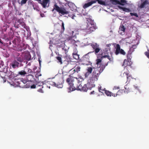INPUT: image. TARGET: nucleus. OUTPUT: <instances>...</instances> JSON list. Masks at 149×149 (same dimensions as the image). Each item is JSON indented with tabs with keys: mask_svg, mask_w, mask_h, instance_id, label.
<instances>
[{
	"mask_svg": "<svg viewBox=\"0 0 149 149\" xmlns=\"http://www.w3.org/2000/svg\"><path fill=\"white\" fill-rule=\"evenodd\" d=\"M127 57L128 59H131L132 58V57L131 56V54L129 52H128V53L127 55Z\"/></svg>",
	"mask_w": 149,
	"mask_h": 149,
	"instance_id": "nucleus-45",
	"label": "nucleus"
},
{
	"mask_svg": "<svg viewBox=\"0 0 149 149\" xmlns=\"http://www.w3.org/2000/svg\"><path fill=\"white\" fill-rule=\"evenodd\" d=\"M49 2V0H42V1L40 3L42 6L43 8H46V7H48L49 6V4L48 6H47V4Z\"/></svg>",
	"mask_w": 149,
	"mask_h": 149,
	"instance_id": "nucleus-22",
	"label": "nucleus"
},
{
	"mask_svg": "<svg viewBox=\"0 0 149 149\" xmlns=\"http://www.w3.org/2000/svg\"><path fill=\"white\" fill-rule=\"evenodd\" d=\"M24 71L25 72V74H26L27 73H28V72L27 67H25V68L24 69Z\"/></svg>",
	"mask_w": 149,
	"mask_h": 149,
	"instance_id": "nucleus-50",
	"label": "nucleus"
},
{
	"mask_svg": "<svg viewBox=\"0 0 149 149\" xmlns=\"http://www.w3.org/2000/svg\"><path fill=\"white\" fill-rule=\"evenodd\" d=\"M111 46V44H107V45H106L107 47H109Z\"/></svg>",
	"mask_w": 149,
	"mask_h": 149,
	"instance_id": "nucleus-57",
	"label": "nucleus"
},
{
	"mask_svg": "<svg viewBox=\"0 0 149 149\" xmlns=\"http://www.w3.org/2000/svg\"><path fill=\"white\" fill-rule=\"evenodd\" d=\"M147 1H149V0H147Z\"/></svg>",
	"mask_w": 149,
	"mask_h": 149,
	"instance_id": "nucleus-62",
	"label": "nucleus"
},
{
	"mask_svg": "<svg viewBox=\"0 0 149 149\" xmlns=\"http://www.w3.org/2000/svg\"><path fill=\"white\" fill-rule=\"evenodd\" d=\"M17 22L18 23V25H20L24 28H26V24L23 21V19H18L17 21Z\"/></svg>",
	"mask_w": 149,
	"mask_h": 149,
	"instance_id": "nucleus-20",
	"label": "nucleus"
},
{
	"mask_svg": "<svg viewBox=\"0 0 149 149\" xmlns=\"http://www.w3.org/2000/svg\"><path fill=\"white\" fill-rule=\"evenodd\" d=\"M64 82L63 77L61 76L57 79L56 82L53 83V84L58 88H62L63 87Z\"/></svg>",
	"mask_w": 149,
	"mask_h": 149,
	"instance_id": "nucleus-6",
	"label": "nucleus"
},
{
	"mask_svg": "<svg viewBox=\"0 0 149 149\" xmlns=\"http://www.w3.org/2000/svg\"><path fill=\"white\" fill-rule=\"evenodd\" d=\"M108 63L109 62L108 61L105 65H103L101 64L99 67L97 68L96 69H95L92 73V76L90 77L91 81L93 83L97 80L100 74L103 72L105 66L107 65Z\"/></svg>",
	"mask_w": 149,
	"mask_h": 149,
	"instance_id": "nucleus-2",
	"label": "nucleus"
},
{
	"mask_svg": "<svg viewBox=\"0 0 149 149\" xmlns=\"http://www.w3.org/2000/svg\"><path fill=\"white\" fill-rule=\"evenodd\" d=\"M33 73L36 78H38L39 76H41V74L40 73L39 70H37L36 72H33Z\"/></svg>",
	"mask_w": 149,
	"mask_h": 149,
	"instance_id": "nucleus-29",
	"label": "nucleus"
},
{
	"mask_svg": "<svg viewBox=\"0 0 149 149\" xmlns=\"http://www.w3.org/2000/svg\"><path fill=\"white\" fill-rule=\"evenodd\" d=\"M105 93L106 95L107 96H112L113 95H114V93L107 90L105 91Z\"/></svg>",
	"mask_w": 149,
	"mask_h": 149,
	"instance_id": "nucleus-32",
	"label": "nucleus"
},
{
	"mask_svg": "<svg viewBox=\"0 0 149 149\" xmlns=\"http://www.w3.org/2000/svg\"><path fill=\"white\" fill-rule=\"evenodd\" d=\"M6 81V80H4V82H5Z\"/></svg>",
	"mask_w": 149,
	"mask_h": 149,
	"instance_id": "nucleus-60",
	"label": "nucleus"
},
{
	"mask_svg": "<svg viewBox=\"0 0 149 149\" xmlns=\"http://www.w3.org/2000/svg\"><path fill=\"white\" fill-rule=\"evenodd\" d=\"M16 84H15V86L16 85L20 87L21 88H28L30 87V86H26L27 84L26 85H25L24 83L21 81V80H20L19 79H18L16 80H15V82Z\"/></svg>",
	"mask_w": 149,
	"mask_h": 149,
	"instance_id": "nucleus-13",
	"label": "nucleus"
},
{
	"mask_svg": "<svg viewBox=\"0 0 149 149\" xmlns=\"http://www.w3.org/2000/svg\"><path fill=\"white\" fill-rule=\"evenodd\" d=\"M25 74V72L24 70H22L19 72L17 74L18 75H24Z\"/></svg>",
	"mask_w": 149,
	"mask_h": 149,
	"instance_id": "nucleus-39",
	"label": "nucleus"
},
{
	"mask_svg": "<svg viewBox=\"0 0 149 149\" xmlns=\"http://www.w3.org/2000/svg\"><path fill=\"white\" fill-rule=\"evenodd\" d=\"M27 70L28 71V73H33V72H32V70H31L30 69L28 68H27Z\"/></svg>",
	"mask_w": 149,
	"mask_h": 149,
	"instance_id": "nucleus-47",
	"label": "nucleus"
},
{
	"mask_svg": "<svg viewBox=\"0 0 149 149\" xmlns=\"http://www.w3.org/2000/svg\"><path fill=\"white\" fill-rule=\"evenodd\" d=\"M118 8L120 9H121L123 10L125 12H131V10L129 8H125V7H121L120 6H118Z\"/></svg>",
	"mask_w": 149,
	"mask_h": 149,
	"instance_id": "nucleus-24",
	"label": "nucleus"
},
{
	"mask_svg": "<svg viewBox=\"0 0 149 149\" xmlns=\"http://www.w3.org/2000/svg\"><path fill=\"white\" fill-rule=\"evenodd\" d=\"M14 2H16L17 0H13Z\"/></svg>",
	"mask_w": 149,
	"mask_h": 149,
	"instance_id": "nucleus-59",
	"label": "nucleus"
},
{
	"mask_svg": "<svg viewBox=\"0 0 149 149\" xmlns=\"http://www.w3.org/2000/svg\"><path fill=\"white\" fill-rule=\"evenodd\" d=\"M93 1H95V3H96L97 2L98 3L102 5H105V2L103 1L102 0H93Z\"/></svg>",
	"mask_w": 149,
	"mask_h": 149,
	"instance_id": "nucleus-37",
	"label": "nucleus"
},
{
	"mask_svg": "<svg viewBox=\"0 0 149 149\" xmlns=\"http://www.w3.org/2000/svg\"><path fill=\"white\" fill-rule=\"evenodd\" d=\"M66 81L68 84L69 87L68 88L69 90V92L76 90V88L77 87V79H75V77H73L70 75Z\"/></svg>",
	"mask_w": 149,
	"mask_h": 149,
	"instance_id": "nucleus-4",
	"label": "nucleus"
},
{
	"mask_svg": "<svg viewBox=\"0 0 149 149\" xmlns=\"http://www.w3.org/2000/svg\"><path fill=\"white\" fill-rule=\"evenodd\" d=\"M141 1L142 3L139 6V8H141L146 7V5L149 3V2L147 0H141Z\"/></svg>",
	"mask_w": 149,
	"mask_h": 149,
	"instance_id": "nucleus-19",
	"label": "nucleus"
},
{
	"mask_svg": "<svg viewBox=\"0 0 149 149\" xmlns=\"http://www.w3.org/2000/svg\"><path fill=\"white\" fill-rule=\"evenodd\" d=\"M24 58L27 61H29L31 59V56L29 52H27L25 54Z\"/></svg>",
	"mask_w": 149,
	"mask_h": 149,
	"instance_id": "nucleus-28",
	"label": "nucleus"
},
{
	"mask_svg": "<svg viewBox=\"0 0 149 149\" xmlns=\"http://www.w3.org/2000/svg\"><path fill=\"white\" fill-rule=\"evenodd\" d=\"M54 10L58 12L60 15L68 14V16L73 19H74V17H76L73 13H70V12L64 8L59 7L56 3L53 6L52 11L54 12Z\"/></svg>",
	"mask_w": 149,
	"mask_h": 149,
	"instance_id": "nucleus-3",
	"label": "nucleus"
},
{
	"mask_svg": "<svg viewBox=\"0 0 149 149\" xmlns=\"http://www.w3.org/2000/svg\"><path fill=\"white\" fill-rule=\"evenodd\" d=\"M73 57L74 58L78 60L79 58V55L77 54V52L75 51V52L72 54Z\"/></svg>",
	"mask_w": 149,
	"mask_h": 149,
	"instance_id": "nucleus-27",
	"label": "nucleus"
},
{
	"mask_svg": "<svg viewBox=\"0 0 149 149\" xmlns=\"http://www.w3.org/2000/svg\"><path fill=\"white\" fill-rule=\"evenodd\" d=\"M64 60H63V62H65L67 61V63H69V62L71 61V60L69 57L68 56H65L64 58Z\"/></svg>",
	"mask_w": 149,
	"mask_h": 149,
	"instance_id": "nucleus-35",
	"label": "nucleus"
},
{
	"mask_svg": "<svg viewBox=\"0 0 149 149\" xmlns=\"http://www.w3.org/2000/svg\"><path fill=\"white\" fill-rule=\"evenodd\" d=\"M123 74H125L127 76V81L128 82H130L131 79L132 78V76L130 75L129 73H127L124 72Z\"/></svg>",
	"mask_w": 149,
	"mask_h": 149,
	"instance_id": "nucleus-25",
	"label": "nucleus"
},
{
	"mask_svg": "<svg viewBox=\"0 0 149 149\" xmlns=\"http://www.w3.org/2000/svg\"><path fill=\"white\" fill-rule=\"evenodd\" d=\"M19 63L15 60L10 64V67H12L14 69L18 68L19 67Z\"/></svg>",
	"mask_w": 149,
	"mask_h": 149,
	"instance_id": "nucleus-17",
	"label": "nucleus"
},
{
	"mask_svg": "<svg viewBox=\"0 0 149 149\" xmlns=\"http://www.w3.org/2000/svg\"><path fill=\"white\" fill-rule=\"evenodd\" d=\"M97 28L95 24L90 19L87 20L86 24L82 25L81 26V29L86 33L85 35L91 33Z\"/></svg>",
	"mask_w": 149,
	"mask_h": 149,
	"instance_id": "nucleus-1",
	"label": "nucleus"
},
{
	"mask_svg": "<svg viewBox=\"0 0 149 149\" xmlns=\"http://www.w3.org/2000/svg\"><path fill=\"white\" fill-rule=\"evenodd\" d=\"M81 68L80 66H78L76 67L72 68L70 69L69 71V73L70 75H72L76 72L78 73L80 71Z\"/></svg>",
	"mask_w": 149,
	"mask_h": 149,
	"instance_id": "nucleus-14",
	"label": "nucleus"
},
{
	"mask_svg": "<svg viewBox=\"0 0 149 149\" xmlns=\"http://www.w3.org/2000/svg\"><path fill=\"white\" fill-rule=\"evenodd\" d=\"M40 15L41 17H45V15L44 13H40Z\"/></svg>",
	"mask_w": 149,
	"mask_h": 149,
	"instance_id": "nucleus-55",
	"label": "nucleus"
},
{
	"mask_svg": "<svg viewBox=\"0 0 149 149\" xmlns=\"http://www.w3.org/2000/svg\"><path fill=\"white\" fill-rule=\"evenodd\" d=\"M127 4V3L126 0H120L119 1V5L123 6Z\"/></svg>",
	"mask_w": 149,
	"mask_h": 149,
	"instance_id": "nucleus-31",
	"label": "nucleus"
},
{
	"mask_svg": "<svg viewBox=\"0 0 149 149\" xmlns=\"http://www.w3.org/2000/svg\"><path fill=\"white\" fill-rule=\"evenodd\" d=\"M16 61L20 63H22L23 61L22 59L20 57H18L16 58Z\"/></svg>",
	"mask_w": 149,
	"mask_h": 149,
	"instance_id": "nucleus-40",
	"label": "nucleus"
},
{
	"mask_svg": "<svg viewBox=\"0 0 149 149\" xmlns=\"http://www.w3.org/2000/svg\"><path fill=\"white\" fill-rule=\"evenodd\" d=\"M33 8L34 9V10H36L37 11H39V8H35L33 5Z\"/></svg>",
	"mask_w": 149,
	"mask_h": 149,
	"instance_id": "nucleus-54",
	"label": "nucleus"
},
{
	"mask_svg": "<svg viewBox=\"0 0 149 149\" xmlns=\"http://www.w3.org/2000/svg\"><path fill=\"white\" fill-rule=\"evenodd\" d=\"M110 1L114 5L119 4V1L118 0H110Z\"/></svg>",
	"mask_w": 149,
	"mask_h": 149,
	"instance_id": "nucleus-34",
	"label": "nucleus"
},
{
	"mask_svg": "<svg viewBox=\"0 0 149 149\" xmlns=\"http://www.w3.org/2000/svg\"><path fill=\"white\" fill-rule=\"evenodd\" d=\"M56 58L58 61V62L60 63V64H62L63 63L62 61H63V57L62 58L59 56H57L56 57Z\"/></svg>",
	"mask_w": 149,
	"mask_h": 149,
	"instance_id": "nucleus-33",
	"label": "nucleus"
},
{
	"mask_svg": "<svg viewBox=\"0 0 149 149\" xmlns=\"http://www.w3.org/2000/svg\"><path fill=\"white\" fill-rule=\"evenodd\" d=\"M94 91H92L90 93V94L91 95L93 94H94Z\"/></svg>",
	"mask_w": 149,
	"mask_h": 149,
	"instance_id": "nucleus-56",
	"label": "nucleus"
},
{
	"mask_svg": "<svg viewBox=\"0 0 149 149\" xmlns=\"http://www.w3.org/2000/svg\"><path fill=\"white\" fill-rule=\"evenodd\" d=\"M123 92H124L123 90H119L116 93H114V95H113L112 96L116 97L117 95H120Z\"/></svg>",
	"mask_w": 149,
	"mask_h": 149,
	"instance_id": "nucleus-26",
	"label": "nucleus"
},
{
	"mask_svg": "<svg viewBox=\"0 0 149 149\" xmlns=\"http://www.w3.org/2000/svg\"><path fill=\"white\" fill-rule=\"evenodd\" d=\"M125 28L124 26L122 25L120 26L119 28V33L121 35H123V33H124L125 31Z\"/></svg>",
	"mask_w": 149,
	"mask_h": 149,
	"instance_id": "nucleus-23",
	"label": "nucleus"
},
{
	"mask_svg": "<svg viewBox=\"0 0 149 149\" xmlns=\"http://www.w3.org/2000/svg\"><path fill=\"white\" fill-rule=\"evenodd\" d=\"M145 54L147 57L149 58V50H148L147 52H146L145 53Z\"/></svg>",
	"mask_w": 149,
	"mask_h": 149,
	"instance_id": "nucleus-46",
	"label": "nucleus"
},
{
	"mask_svg": "<svg viewBox=\"0 0 149 149\" xmlns=\"http://www.w3.org/2000/svg\"><path fill=\"white\" fill-rule=\"evenodd\" d=\"M0 43L2 45L3 44V42H2V41L1 39H0Z\"/></svg>",
	"mask_w": 149,
	"mask_h": 149,
	"instance_id": "nucleus-58",
	"label": "nucleus"
},
{
	"mask_svg": "<svg viewBox=\"0 0 149 149\" xmlns=\"http://www.w3.org/2000/svg\"><path fill=\"white\" fill-rule=\"evenodd\" d=\"M31 88H36V84H33L30 86Z\"/></svg>",
	"mask_w": 149,
	"mask_h": 149,
	"instance_id": "nucleus-49",
	"label": "nucleus"
},
{
	"mask_svg": "<svg viewBox=\"0 0 149 149\" xmlns=\"http://www.w3.org/2000/svg\"><path fill=\"white\" fill-rule=\"evenodd\" d=\"M128 63V61L127 59H125L123 62V66H124L125 67L129 65Z\"/></svg>",
	"mask_w": 149,
	"mask_h": 149,
	"instance_id": "nucleus-36",
	"label": "nucleus"
},
{
	"mask_svg": "<svg viewBox=\"0 0 149 149\" xmlns=\"http://www.w3.org/2000/svg\"><path fill=\"white\" fill-rule=\"evenodd\" d=\"M35 82L33 83L36 84V88H38V91L40 93H43L42 88L43 87V85H44V83L43 82H39L36 80L35 81Z\"/></svg>",
	"mask_w": 149,
	"mask_h": 149,
	"instance_id": "nucleus-9",
	"label": "nucleus"
},
{
	"mask_svg": "<svg viewBox=\"0 0 149 149\" xmlns=\"http://www.w3.org/2000/svg\"><path fill=\"white\" fill-rule=\"evenodd\" d=\"M95 68L94 67H88L86 69V72L84 74L85 77H88L89 75L92 73L93 69H95Z\"/></svg>",
	"mask_w": 149,
	"mask_h": 149,
	"instance_id": "nucleus-15",
	"label": "nucleus"
},
{
	"mask_svg": "<svg viewBox=\"0 0 149 149\" xmlns=\"http://www.w3.org/2000/svg\"><path fill=\"white\" fill-rule=\"evenodd\" d=\"M103 58H107L109 59L110 61H112L113 60V57L111 56L110 57L108 55H104V56H102L101 58V59Z\"/></svg>",
	"mask_w": 149,
	"mask_h": 149,
	"instance_id": "nucleus-30",
	"label": "nucleus"
},
{
	"mask_svg": "<svg viewBox=\"0 0 149 149\" xmlns=\"http://www.w3.org/2000/svg\"><path fill=\"white\" fill-rule=\"evenodd\" d=\"M75 79H77V84L78 83L80 82H81L84 80L81 77H79L78 78H75Z\"/></svg>",
	"mask_w": 149,
	"mask_h": 149,
	"instance_id": "nucleus-38",
	"label": "nucleus"
},
{
	"mask_svg": "<svg viewBox=\"0 0 149 149\" xmlns=\"http://www.w3.org/2000/svg\"><path fill=\"white\" fill-rule=\"evenodd\" d=\"M20 80H21V81L24 83V84L26 83V80H24L23 79H19Z\"/></svg>",
	"mask_w": 149,
	"mask_h": 149,
	"instance_id": "nucleus-51",
	"label": "nucleus"
},
{
	"mask_svg": "<svg viewBox=\"0 0 149 149\" xmlns=\"http://www.w3.org/2000/svg\"><path fill=\"white\" fill-rule=\"evenodd\" d=\"M27 0H22L21 3L22 4H24L26 3Z\"/></svg>",
	"mask_w": 149,
	"mask_h": 149,
	"instance_id": "nucleus-48",
	"label": "nucleus"
},
{
	"mask_svg": "<svg viewBox=\"0 0 149 149\" xmlns=\"http://www.w3.org/2000/svg\"><path fill=\"white\" fill-rule=\"evenodd\" d=\"M0 65H1V66H4V63L2 61H0Z\"/></svg>",
	"mask_w": 149,
	"mask_h": 149,
	"instance_id": "nucleus-52",
	"label": "nucleus"
},
{
	"mask_svg": "<svg viewBox=\"0 0 149 149\" xmlns=\"http://www.w3.org/2000/svg\"><path fill=\"white\" fill-rule=\"evenodd\" d=\"M119 89V87L114 86L113 88V90L114 91L115 90L118 89Z\"/></svg>",
	"mask_w": 149,
	"mask_h": 149,
	"instance_id": "nucleus-53",
	"label": "nucleus"
},
{
	"mask_svg": "<svg viewBox=\"0 0 149 149\" xmlns=\"http://www.w3.org/2000/svg\"><path fill=\"white\" fill-rule=\"evenodd\" d=\"M119 53L124 55H125L126 54V53L124 50L120 49L119 45L117 44L116 45V49L115 54L116 55H117Z\"/></svg>",
	"mask_w": 149,
	"mask_h": 149,
	"instance_id": "nucleus-11",
	"label": "nucleus"
},
{
	"mask_svg": "<svg viewBox=\"0 0 149 149\" xmlns=\"http://www.w3.org/2000/svg\"><path fill=\"white\" fill-rule=\"evenodd\" d=\"M88 84H85L83 86L82 84H80L79 85L77 84V87L76 88V90L82 91L86 92L88 89V87H87V85Z\"/></svg>",
	"mask_w": 149,
	"mask_h": 149,
	"instance_id": "nucleus-10",
	"label": "nucleus"
},
{
	"mask_svg": "<svg viewBox=\"0 0 149 149\" xmlns=\"http://www.w3.org/2000/svg\"><path fill=\"white\" fill-rule=\"evenodd\" d=\"M125 90L124 92H126L127 93H128L130 92H137L138 91L140 93H141V91L139 88V87L136 86H133L131 88H129L127 86H125Z\"/></svg>",
	"mask_w": 149,
	"mask_h": 149,
	"instance_id": "nucleus-7",
	"label": "nucleus"
},
{
	"mask_svg": "<svg viewBox=\"0 0 149 149\" xmlns=\"http://www.w3.org/2000/svg\"><path fill=\"white\" fill-rule=\"evenodd\" d=\"M70 65H71V64L68 65V66H69Z\"/></svg>",
	"mask_w": 149,
	"mask_h": 149,
	"instance_id": "nucleus-61",
	"label": "nucleus"
},
{
	"mask_svg": "<svg viewBox=\"0 0 149 149\" xmlns=\"http://www.w3.org/2000/svg\"><path fill=\"white\" fill-rule=\"evenodd\" d=\"M61 27L62 31L63 32L65 30L64 24L63 22L62 23Z\"/></svg>",
	"mask_w": 149,
	"mask_h": 149,
	"instance_id": "nucleus-43",
	"label": "nucleus"
},
{
	"mask_svg": "<svg viewBox=\"0 0 149 149\" xmlns=\"http://www.w3.org/2000/svg\"><path fill=\"white\" fill-rule=\"evenodd\" d=\"M89 1L87 3H85L83 6V8L84 9H85L88 7L90 6L92 4L95 3V1H93V0H89Z\"/></svg>",
	"mask_w": 149,
	"mask_h": 149,
	"instance_id": "nucleus-18",
	"label": "nucleus"
},
{
	"mask_svg": "<svg viewBox=\"0 0 149 149\" xmlns=\"http://www.w3.org/2000/svg\"><path fill=\"white\" fill-rule=\"evenodd\" d=\"M93 49V51L92 52H94L95 54H96L100 51V46L96 43H93L89 44Z\"/></svg>",
	"mask_w": 149,
	"mask_h": 149,
	"instance_id": "nucleus-8",
	"label": "nucleus"
},
{
	"mask_svg": "<svg viewBox=\"0 0 149 149\" xmlns=\"http://www.w3.org/2000/svg\"><path fill=\"white\" fill-rule=\"evenodd\" d=\"M7 67L5 68V66H1L0 65V76L2 78L3 77L2 75L4 73L6 72V69Z\"/></svg>",
	"mask_w": 149,
	"mask_h": 149,
	"instance_id": "nucleus-21",
	"label": "nucleus"
},
{
	"mask_svg": "<svg viewBox=\"0 0 149 149\" xmlns=\"http://www.w3.org/2000/svg\"><path fill=\"white\" fill-rule=\"evenodd\" d=\"M26 79L28 81H30L33 83L36 82L35 81L36 80L35 79L34 76L32 74H29L27 75Z\"/></svg>",
	"mask_w": 149,
	"mask_h": 149,
	"instance_id": "nucleus-16",
	"label": "nucleus"
},
{
	"mask_svg": "<svg viewBox=\"0 0 149 149\" xmlns=\"http://www.w3.org/2000/svg\"><path fill=\"white\" fill-rule=\"evenodd\" d=\"M91 52H89L87 54L84 55L82 58V61L84 64L87 65H88L89 63L90 57L88 54L91 53Z\"/></svg>",
	"mask_w": 149,
	"mask_h": 149,
	"instance_id": "nucleus-12",
	"label": "nucleus"
},
{
	"mask_svg": "<svg viewBox=\"0 0 149 149\" xmlns=\"http://www.w3.org/2000/svg\"><path fill=\"white\" fill-rule=\"evenodd\" d=\"M102 59H97L96 60V64L98 65H100V63H101Z\"/></svg>",
	"mask_w": 149,
	"mask_h": 149,
	"instance_id": "nucleus-41",
	"label": "nucleus"
},
{
	"mask_svg": "<svg viewBox=\"0 0 149 149\" xmlns=\"http://www.w3.org/2000/svg\"><path fill=\"white\" fill-rule=\"evenodd\" d=\"M6 72H5L7 76L8 77V79L7 80L8 82L11 85L14 86L16 84L15 82V80L16 79H14V77L15 76L14 74V73L8 70V68H6Z\"/></svg>",
	"mask_w": 149,
	"mask_h": 149,
	"instance_id": "nucleus-5",
	"label": "nucleus"
},
{
	"mask_svg": "<svg viewBox=\"0 0 149 149\" xmlns=\"http://www.w3.org/2000/svg\"><path fill=\"white\" fill-rule=\"evenodd\" d=\"M130 15L132 16H134L136 17H138V15L136 13H130Z\"/></svg>",
	"mask_w": 149,
	"mask_h": 149,
	"instance_id": "nucleus-42",
	"label": "nucleus"
},
{
	"mask_svg": "<svg viewBox=\"0 0 149 149\" xmlns=\"http://www.w3.org/2000/svg\"><path fill=\"white\" fill-rule=\"evenodd\" d=\"M98 89L99 91L100 92L102 93V91H105L104 89L102 88L101 86H100V87H99Z\"/></svg>",
	"mask_w": 149,
	"mask_h": 149,
	"instance_id": "nucleus-44",
	"label": "nucleus"
}]
</instances>
